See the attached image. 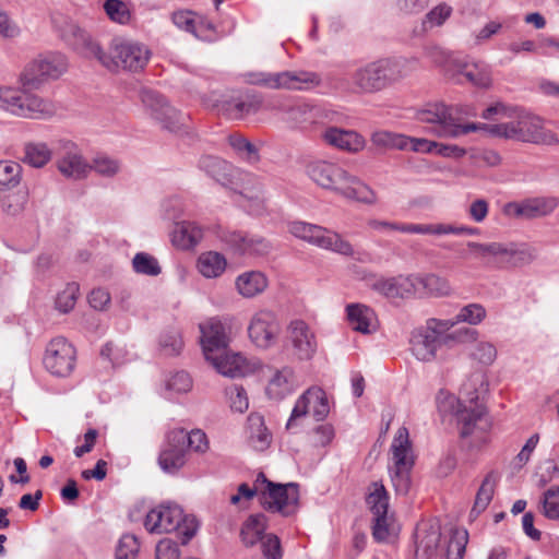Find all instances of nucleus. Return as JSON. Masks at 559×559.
Instances as JSON below:
<instances>
[{
  "label": "nucleus",
  "instance_id": "58",
  "mask_svg": "<svg viewBox=\"0 0 559 559\" xmlns=\"http://www.w3.org/2000/svg\"><path fill=\"white\" fill-rule=\"evenodd\" d=\"M486 318V309L480 304H468L460 309L453 318L457 323L479 324Z\"/></svg>",
  "mask_w": 559,
  "mask_h": 559
},
{
  "label": "nucleus",
  "instance_id": "34",
  "mask_svg": "<svg viewBox=\"0 0 559 559\" xmlns=\"http://www.w3.org/2000/svg\"><path fill=\"white\" fill-rule=\"evenodd\" d=\"M441 323H448L444 331L440 333L441 344L444 347L452 348L459 344L475 342L478 337V331L474 328H459L452 331L457 324L453 319H441Z\"/></svg>",
  "mask_w": 559,
  "mask_h": 559
},
{
  "label": "nucleus",
  "instance_id": "61",
  "mask_svg": "<svg viewBox=\"0 0 559 559\" xmlns=\"http://www.w3.org/2000/svg\"><path fill=\"white\" fill-rule=\"evenodd\" d=\"M140 549V543L135 535L124 534L119 539L116 549V559H135Z\"/></svg>",
  "mask_w": 559,
  "mask_h": 559
},
{
  "label": "nucleus",
  "instance_id": "23",
  "mask_svg": "<svg viewBox=\"0 0 559 559\" xmlns=\"http://www.w3.org/2000/svg\"><path fill=\"white\" fill-rule=\"evenodd\" d=\"M185 429L177 428L166 435L164 448L158 455L160 468L174 474L186 464Z\"/></svg>",
  "mask_w": 559,
  "mask_h": 559
},
{
  "label": "nucleus",
  "instance_id": "60",
  "mask_svg": "<svg viewBox=\"0 0 559 559\" xmlns=\"http://www.w3.org/2000/svg\"><path fill=\"white\" fill-rule=\"evenodd\" d=\"M79 289V284L76 283L67 284L64 289L60 292L56 298V308L62 313L71 311L75 306Z\"/></svg>",
  "mask_w": 559,
  "mask_h": 559
},
{
  "label": "nucleus",
  "instance_id": "44",
  "mask_svg": "<svg viewBox=\"0 0 559 559\" xmlns=\"http://www.w3.org/2000/svg\"><path fill=\"white\" fill-rule=\"evenodd\" d=\"M441 533L439 530L428 531L416 545L415 556L417 559H438V548Z\"/></svg>",
  "mask_w": 559,
  "mask_h": 559
},
{
  "label": "nucleus",
  "instance_id": "20",
  "mask_svg": "<svg viewBox=\"0 0 559 559\" xmlns=\"http://www.w3.org/2000/svg\"><path fill=\"white\" fill-rule=\"evenodd\" d=\"M330 413L329 401L325 392L321 388H310L297 400L290 417L286 424V429L290 430L297 419L311 414L317 421L324 420Z\"/></svg>",
  "mask_w": 559,
  "mask_h": 559
},
{
  "label": "nucleus",
  "instance_id": "8",
  "mask_svg": "<svg viewBox=\"0 0 559 559\" xmlns=\"http://www.w3.org/2000/svg\"><path fill=\"white\" fill-rule=\"evenodd\" d=\"M34 88L0 86V108L23 118H46L55 114V106L32 94Z\"/></svg>",
  "mask_w": 559,
  "mask_h": 559
},
{
  "label": "nucleus",
  "instance_id": "1",
  "mask_svg": "<svg viewBox=\"0 0 559 559\" xmlns=\"http://www.w3.org/2000/svg\"><path fill=\"white\" fill-rule=\"evenodd\" d=\"M485 379L481 373H473L462 385L461 399L440 391L437 403L440 412L455 415L462 438L474 436L475 440L484 441L485 435L491 427L487 409L480 400L484 392Z\"/></svg>",
  "mask_w": 559,
  "mask_h": 559
},
{
  "label": "nucleus",
  "instance_id": "31",
  "mask_svg": "<svg viewBox=\"0 0 559 559\" xmlns=\"http://www.w3.org/2000/svg\"><path fill=\"white\" fill-rule=\"evenodd\" d=\"M347 319L353 330L370 334L377 330L376 313L369 307L361 304H350L346 307Z\"/></svg>",
  "mask_w": 559,
  "mask_h": 559
},
{
  "label": "nucleus",
  "instance_id": "32",
  "mask_svg": "<svg viewBox=\"0 0 559 559\" xmlns=\"http://www.w3.org/2000/svg\"><path fill=\"white\" fill-rule=\"evenodd\" d=\"M199 168L209 177L224 187L231 183L234 167L228 162L213 155H205L199 159Z\"/></svg>",
  "mask_w": 559,
  "mask_h": 559
},
{
  "label": "nucleus",
  "instance_id": "14",
  "mask_svg": "<svg viewBox=\"0 0 559 559\" xmlns=\"http://www.w3.org/2000/svg\"><path fill=\"white\" fill-rule=\"evenodd\" d=\"M67 70L66 57L49 52L29 62L21 73L20 82L25 88H39L48 79H57Z\"/></svg>",
  "mask_w": 559,
  "mask_h": 559
},
{
  "label": "nucleus",
  "instance_id": "17",
  "mask_svg": "<svg viewBox=\"0 0 559 559\" xmlns=\"http://www.w3.org/2000/svg\"><path fill=\"white\" fill-rule=\"evenodd\" d=\"M558 206L559 199L557 197L539 195L508 202L503 206V214L513 218L532 221L551 215Z\"/></svg>",
  "mask_w": 559,
  "mask_h": 559
},
{
  "label": "nucleus",
  "instance_id": "30",
  "mask_svg": "<svg viewBox=\"0 0 559 559\" xmlns=\"http://www.w3.org/2000/svg\"><path fill=\"white\" fill-rule=\"evenodd\" d=\"M414 277L415 275L378 278L372 287L388 298H406L415 295Z\"/></svg>",
  "mask_w": 559,
  "mask_h": 559
},
{
  "label": "nucleus",
  "instance_id": "4",
  "mask_svg": "<svg viewBox=\"0 0 559 559\" xmlns=\"http://www.w3.org/2000/svg\"><path fill=\"white\" fill-rule=\"evenodd\" d=\"M466 247L469 257L495 269L522 267L531 264L538 255V250L527 242L467 241Z\"/></svg>",
  "mask_w": 559,
  "mask_h": 559
},
{
  "label": "nucleus",
  "instance_id": "53",
  "mask_svg": "<svg viewBox=\"0 0 559 559\" xmlns=\"http://www.w3.org/2000/svg\"><path fill=\"white\" fill-rule=\"evenodd\" d=\"M479 229L477 227H469V226H454L451 224H426V235H435V236H442V235H468L474 236L478 235Z\"/></svg>",
  "mask_w": 559,
  "mask_h": 559
},
{
  "label": "nucleus",
  "instance_id": "22",
  "mask_svg": "<svg viewBox=\"0 0 559 559\" xmlns=\"http://www.w3.org/2000/svg\"><path fill=\"white\" fill-rule=\"evenodd\" d=\"M140 98L143 106L150 111V115L157 120L163 128L173 132L179 129L180 112L171 107L164 96L155 91L143 88L140 92Z\"/></svg>",
  "mask_w": 559,
  "mask_h": 559
},
{
  "label": "nucleus",
  "instance_id": "64",
  "mask_svg": "<svg viewBox=\"0 0 559 559\" xmlns=\"http://www.w3.org/2000/svg\"><path fill=\"white\" fill-rule=\"evenodd\" d=\"M469 157L477 166L497 167L502 162L501 155L497 151L489 148L473 150L469 153Z\"/></svg>",
  "mask_w": 559,
  "mask_h": 559
},
{
  "label": "nucleus",
  "instance_id": "55",
  "mask_svg": "<svg viewBox=\"0 0 559 559\" xmlns=\"http://www.w3.org/2000/svg\"><path fill=\"white\" fill-rule=\"evenodd\" d=\"M368 226L372 229H391L405 234L426 235V224H399L385 221L370 219Z\"/></svg>",
  "mask_w": 559,
  "mask_h": 559
},
{
  "label": "nucleus",
  "instance_id": "6",
  "mask_svg": "<svg viewBox=\"0 0 559 559\" xmlns=\"http://www.w3.org/2000/svg\"><path fill=\"white\" fill-rule=\"evenodd\" d=\"M151 56L152 52L146 45L132 39L115 37L111 39L107 52L100 48L97 60L111 72L119 70L139 72L147 66Z\"/></svg>",
  "mask_w": 559,
  "mask_h": 559
},
{
  "label": "nucleus",
  "instance_id": "43",
  "mask_svg": "<svg viewBox=\"0 0 559 559\" xmlns=\"http://www.w3.org/2000/svg\"><path fill=\"white\" fill-rule=\"evenodd\" d=\"M271 435L260 416L249 417V443L257 451H264L271 443Z\"/></svg>",
  "mask_w": 559,
  "mask_h": 559
},
{
  "label": "nucleus",
  "instance_id": "41",
  "mask_svg": "<svg viewBox=\"0 0 559 559\" xmlns=\"http://www.w3.org/2000/svg\"><path fill=\"white\" fill-rule=\"evenodd\" d=\"M366 503L372 512L373 518L388 515L389 495L381 483L373 481L371 484Z\"/></svg>",
  "mask_w": 559,
  "mask_h": 559
},
{
  "label": "nucleus",
  "instance_id": "38",
  "mask_svg": "<svg viewBox=\"0 0 559 559\" xmlns=\"http://www.w3.org/2000/svg\"><path fill=\"white\" fill-rule=\"evenodd\" d=\"M267 526V518L263 513L252 514L243 523L240 536L246 546H253L264 539L263 534Z\"/></svg>",
  "mask_w": 559,
  "mask_h": 559
},
{
  "label": "nucleus",
  "instance_id": "57",
  "mask_svg": "<svg viewBox=\"0 0 559 559\" xmlns=\"http://www.w3.org/2000/svg\"><path fill=\"white\" fill-rule=\"evenodd\" d=\"M91 170H94L103 177H114L120 171V163L118 159L107 155H97L90 164Z\"/></svg>",
  "mask_w": 559,
  "mask_h": 559
},
{
  "label": "nucleus",
  "instance_id": "29",
  "mask_svg": "<svg viewBox=\"0 0 559 559\" xmlns=\"http://www.w3.org/2000/svg\"><path fill=\"white\" fill-rule=\"evenodd\" d=\"M218 373L229 378L245 377L251 371L246 358L237 353L225 352L214 354V358H206Z\"/></svg>",
  "mask_w": 559,
  "mask_h": 559
},
{
  "label": "nucleus",
  "instance_id": "7",
  "mask_svg": "<svg viewBox=\"0 0 559 559\" xmlns=\"http://www.w3.org/2000/svg\"><path fill=\"white\" fill-rule=\"evenodd\" d=\"M415 119L426 124L427 133L438 138L455 139L478 131V123H460L452 108L442 103L427 104L417 109Z\"/></svg>",
  "mask_w": 559,
  "mask_h": 559
},
{
  "label": "nucleus",
  "instance_id": "39",
  "mask_svg": "<svg viewBox=\"0 0 559 559\" xmlns=\"http://www.w3.org/2000/svg\"><path fill=\"white\" fill-rule=\"evenodd\" d=\"M227 266L225 257L215 251L202 253L198 259L199 272L207 278H215L221 276Z\"/></svg>",
  "mask_w": 559,
  "mask_h": 559
},
{
  "label": "nucleus",
  "instance_id": "49",
  "mask_svg": "<svg viewBox=\"0 0 559 559\" xmlns=\"http://www.w3.org/2000/svg\"><path fill=\"white\" fill-rule=\"evenodd\" d=\"M228 143L240 158L251 164L259 162L258 148L248 139L240 134H230Z\"/></svg>",
  "mask_w": 559,
  "mask_h": 559
},
{
  "label": "nucleus",
  "instance_id": "40",
  "mask_svg": "<svg viewBox=\"0 0 559 559\" xmlns=\"http://www.w3.org/2000/svg\"><path fill=\"white\" fill-rule=\"evenodd\" d=\"M498 474L496 472H489L486 477L484 478L475 498L474 506L471 511V515L477 516L483 511L486 510V508L489 506L493 492L495 487L498 481Z\"/></svg>",
  "mask_w": 559,
  "mask_h": 559
},
{
  "label": "nucleus",
  "instance_id": "50",
  "mask_svg": "<svg viewBox=\"0 0 559 559\" xmlns=\"http://www.w3.org/2000/svg\"><path fill=\"white\" fill-rule=\"evenodd\" d=\"M406 135L385 130L376 131L371 135L373 145L386 150H405Z\"/></svg>",
  "mask_w": 559,
  "mask_h": 559
},
{
  "label": "nucleus",
  "instance_id": "45",
  "mask_svg": "<svg viewBox=\"0 0 559 559\" xmlns=\"http://www.w3.org/2000/svg\"><path fill=\"white\" fill-rule=\"evenodd\" d=\"M52 151L46 143H27L24 147L23 162L35 168L44 167L51 159Z\"/></svg>",
  "mask_w": 559,
  "mask_h": 559
},
{
  "label": "nucleus",
  "instance_id": "46",
  "mask_svg": "<svg viewBox=\"0 0 559 559\" xmlns=\"http://www.w3.org/2000/svg\"><path fill=\"white\" fill-rule=\"evenodd\" d=\"M22 166L14 160H0V191L17 187L22 180Z\"/></svg>",
  "mask_w": 559,
  "mask_h": 559
},
{
  "label": "nucleus",
  "instance_id": "52",
  "mask_svg": "<svg viewBox=\"0 0 559 559\" xmlns=\"http://www.w3.org/2000/svg\"><path fill=\"white\" fill-rule=\"evenodd\" d=\"M132 266L135 273L147 276H157L162 272L157 259L146 252L136 253L132 259Z\"/></svg>",
  "mask_w": 559,
  "mask_h": 559
},
{
  "label": "nucleus",
  "instance_id": "56",
  "mask_svg": "<svg viewBox=\"0 0 559 559\" xmlns=\"http://www.w3.org/2000/svg\"><path fill=\"white\" fill-rule=\"evenodd\" d=\"M160 350L166 356H175L180 354L183 342L181 334L178 330L171 329L160 335L159 338Z\"/></svg>",
  "mask_w": 559,
  "mask_h": 559
},
{
  "label": "nucleus",
  "instance_id": "35",
  "mask_svg": "<svg viewBox=\"0 0 559 559\" xmlns=\"http://www.w3.org/2000/svg\"><path fill=\"white\" fill-rule=\"evenodd\" d=\"M414 281L415 295L440 297L451 293V286L448 280L436 274L415 275Z\"/></svg>",
  "mask_w": 559,
  "mask_h": 559
},
{
  "label": "nucleus",
  "instance_id": "42",
  "mask_svg": "<svg viewBox=\"0 0 559 559\" xmlns=\"http://www.w3.org/2000/svg\"><path fill=\"white\" fill-rule=\"evenodd\" d=\"M293 389V371L288 368H284L273 376L270 380L266 393L271 399L282 400Z\"/></svg>",
  "mask_w": 559,
  "mask_h": 559
},
{
  "label": "nucleus",
  "instance_id": "16",
  "mask_svg": "<svg viewBox=\"0 0 559 559\" xmlns=\"http://www.w3.org/2000/svg\"><path fill=\"white\" fill-rule=\"evenodd\" d=\"M51 21L53 27L69 46L85 57H94L97 59L102 47L92 39L91 35L85 29L60 13L53 14Z\"/></svg>",
  "mask_w": 559,
  "mask_h": 559
},
{
  "label": "nucleus",
  "instance_id": "19",
  "mask_svg": "<svg viewBox=\"0 0 559 559\" xmlns=\"http://www.w3.org/2000/svg\"><path fill=\"white\" fill-rule=\"evenodd\" d=\"M76 352L64 337L49 342L44 356L45 368L56 377H68L74 369Z\"/></svg>",
  "mask_w": 559,
  "mask_h": 559
},
{
  "label": "nucleus",
  "instance_id": "48",
  "mask_svg": "<svg viewBox=\"0 0 559 559\" xmlns=\"http://www.w3.org/2000/svg\"><path fill=\"white\" fill-rule=\"evenodd\" d=\"M425 56L436 66L443 68L445 72H453L460 60L454 53L436 45L427 46Z\"/></svg>",
  "mask_w": 559,
  "mask_h": 559
},
{
  "label": "nucleus",
  "instance_id": "63",
  "mask_svg": "<svg viewBox=\"0 0 559 559\" xmlns=\"http://www.w3.org/2000/svg\"><path fill=\"white\" fill-rule=\"evenodd\" d=\"M471 357L484 366H490L497 358V349L489 342H478L471 352Z\"/></svg>",
  "mask_w": 559,
  "mask_h": 559
},
{
  "label": "nucleus",
  "instance_id": "13",
  "mask_svg": "<svg viewBox=\"0 0 559 559\" xmlns=\"http://www.w3.org/2000/svg\"><path fill=\"white\" fill-rule=\"evenodd\" d=\"M328 180L325 189L347 200L368 205L377 202V193L367 183L335 163H331Z\"/></svg>",
  "mask_w": 559,
  "mask_h": 559
},
{
  "label": "nucleus",
  "instance_id": "11",
  "mask_svg": "<svg viewBox=\"0 0 559 559\" xmlns=\"http://www.w3.org/2000/svg\"><path fill=\"white\" fill-rule=\"evenodd\" d=\"M289 233L320 249L329 250L344 257H354L353 245L344 239L338 233L323 226L306 222H293L288 226Z\"/></svg>",
  "mask_w": 559,
  "mask_h": 559
},
{
  "label": "nucleus",
  "instance_id": "10",
  "mask_svg": "<svg viewBox=\"0 0 559 559\" xmlns=\"http://www.w3.org/2000/svg\"><path fill=\"white\" fill-rule=\"evenodd\" d=\"M390 451L393 464L390 467L391 480L399 495H406L411 487V472L415 464L412 442L406 427L397 429Z\"/></svg>",
  "mask_w": 559,
  "mask_h": 559
},
{
  "label": "nucleus",
  "instance_id": "2",
  "mask_svg": "<svg viewBox=\"0 0 559 559\" xmlns=\"http://www.w3.org/2000/svg\"><path fill=\"white\" fill-rule=\"evenodd\" d=\"M415 63L401 58L379 59L357 68L348 81H340L336 87L355 94L376 93L406 76Z\"/></svg>",
  "mask_w": 559,
  "mask_h": 559
},
{
  "label": "nucleus",
  "instance_id": "54",
  "mask_svg": "<svg viewBox=\"0 0 559 559\" xmlns=\"http://www.w3.org/2000/svg\"><path fill=\"white\" fill-rule=\"evenodd\" d=\"M104 10L110 21L126 25L131 20V12L122 0H106Z\"/></svg>",
  "mask_w": 559,
  "mask_h": 559
},
{
  "label": "nucleus",
  "instance_id": "3",
  "mask_svg": "<svg viewBox=\"0 0 559 559\" xmlns=\"http://www.w3.org/2000/svg\"><path fill=\"white\" fill-rule=\"evenodd\" d=\"M491 136L537 145H556L557 135L546 129L540 117L521 107L514 118L501 123H478Z\"/></svg>",
  "mask_w": 559,
  "mask_h": 559
},
{
  "label": "nucleus",
  "instance_id": "21",
  "mask_svg": "<svg viewBox=\"0 0 559 559\" xmlns=\"http://www.w3.org/2000/svg\"><path fill=\"white\" fill-rule=\"evenodd\" d=\"M58 170L67 178L79 180L87 177L90 163L85 160L78 145L69 140H59L56 146Z\"/></svg>",
  "mask_w": 559,
  "mask_h": 559
},
{
  "label": "nucleus",
  "instance_id": "37",
  "mask_svg": "<svg viewBox=\"0 0 559 559\" xmlns=\"http://www.w3.org/2000/svg\"><path fill=\"white\" fill-rule=\"evenodd\" d=\"M267 278L260 271H248L236 278V288L245 298H252L265 290Z\"/></svg>",
  "mask_w": 559,
  "mask_h": 559
},
{
  "label": "nucleus",
  "instance_id": "15",
  "mask_svg": "<svg viewBox=\"0 0 559 559\" xmlns=\"http://www.w3.org/2000/svg\"><path fill=\"white\" fill-rule=\"evenodd\" d=\"M448 323H441V319L430 318L425 326L415 329L409 338L413 355L421 361H431L436 358L441 344V332Z\"/></svg>",
  "mask_w": 559,
  "mask_h": 559
},
{
  "label": "nucleus",
  "instance_id": "51",
  "mask_svg": "<svg viewBox=\"0 0 559 559\" xmlns=\"http://www.w3.org/2000/svg\"><path fill=\"white\" fill-rule=\"evenodd\" d=\"M540 511L545 518L559 521V487L552 486L544 491L540 499Z\"/></svg>",
  "mask_w": 559,
  "mask_h": 559
},
{
  "label": "nucleus",
  "instance_id": "24",
  "mask_svg": "<svg viewBox=\"0 0 559 559\" xmlns=\"http://www.w3.org/2000/svg\"><path fill=\"white\" fill-rule=\"evenodd\" d=\"M287 340L293 355L299 360H310L317 353L318 341L314 332L302 320H294L287 326Z\"/></svg>",
  "mask_w": 559,
  "mask_h": 559
},
{
  "label": "nucleus",
  "instance_id": "33",
  "mask_svg": "<svg viewBox=\"0 0 559 559\" xmlns=\"http://www.w3.org/2000/svg\"><path fill=\"white\" fill-rule=\"evenodd\" d=\"M462 74L466 80L478 87H488L491 84L489 68L481 61H465L460 59L453 70V74Z\"/></svg>",
  "mask_w": 559,
  "mask_h": 559
},
{
  "label": "nucleus",
  "instance_id": "62",
  "mask_svg": "<svg viewBox=\"0 0 559 559\" xmlns=\"http://www.w3.org/2000/svg\"><path fill=\"white\" fill-rule=\"evenodd\" d=\"M330 166L331 162L316 160L307 165L306 171L314 183L325 189V186L330 183L328 180Z\"/></svg>",
  "mask_w": 559,
  "mask_h": 559
},
{
  "label": "nucleus",
  "instance_id": "5",
  "mask_svg": "<svg viewBox=\"0 0 559 559\" xmlns=\"http://www.w3.org/2000/svg\"><path fill=\"white\" fill-rule=\"evenodd\" d=\"M144 527L152 534H168L177 532L181 545H187L197 534L199 524L193 515L183 514V510L176 503H162L145 516Z\"/></svg>",
  "mask_w": 559,
  "mask_h": 559
},
{
  "label": "nucleus",
  "instance_id": "26",
  "mask_svg": "<svg viewBox=\"0 0 559 559\" xmlns=\"http://www.w3.org/2000/svg\"><path fill=\"white\" fill-rule=\"evenodd\" d=\"M222 239L230 249L239 254L264 255L272 249L271 243L265 238L257 235L228 231Z\"/></svg>",
  "mask_w": 559,
  "mask_h": 559
},
{
  "label": "nucleus",
  "instance_id": "27",
  "mask_svg": "<svg viewBox=\"0 0 559 559\" xmlns=\"http://www.w3.org/2000/svg\"><path fill=\"white\" fill-rule=\"evenodd\" d=\"M321 136L328 145L347 153H358L366 145V140L358 132L337 127H328Z\"/></svg>",
  "mask_w": 559,
  "mask_h": 559
},
{
  "label": "nucleus",
  "instance_id": "36",
  "mask_svg": "<svg viewBox=\"0 0 559 559\" xmlns=\"http://www.w3.org/2000/svg\"><path fill=\"white\" fill-rule=\"evenodd\" d=\"M203 229L193 222L177 223L171 234L173 243L181 249H189L201 241Z\"/></svg>",
  "mask_w": 559,
  "mask_h": 559
},
{
  "label": "nucleus",
  "instance_id": "59",
  "mask_svg": "<svg viewBox=\"0 0 559 559\" xmlns=\"http://www.w3.org/2000/svg\"><path fill=\"white\" fill-rule=\"evenodd\" d=\"M452 8L447 3H440L431 9L423 21V27L425 31L441 26L451 16Z\"/></svg>",
  "mask_w": 559,
  "mask_h": 559
},
{
  "label": "nucleus",
  "instance_id": "28",
  "mask_svg": "<svg viewBox=\"0 0 559 559\" xmlns=\"http://www.w3.org/2000/svg\"><path fill=\"white\" fill-rule=\"evenodd\" d=\"M261 106L262 98L257 94L230 97L218 105L219 110L231 120H242L249 115H254Z\"/></svg>",
  "mask_w": 559,
  "mask_h": 559
},
{
  "label": "nucleus",
  "instance_id": "9",
  "mask_svg": "<svg viewBox=\"0 0 559 559\" xmlns=\"http://www.w3.org/2000/svg\"><path fill=\"white\" fill-rule=\"evenodd\" d=\"M263 485L259 496L260 503L264 510L280 513L283 516H290L298 510L299 486L296 483L276 484L269 480L263 473L255 479V487Z\"/></svg>",
  "mask_w": 559,
  "mask_h": 559
},
{
  "label": "nucleus",
  "instance_id": "18",
  "mask_svg": "<svg viewBox=\"0 0 559 559\" xmlns=\"http://www.w3.org/2000/svg\"><path fill=\"white\" fill-rule=\"evenodd\" d=\"M282 324L275 312L266 309L257 311L250 319L248 335L259 348H270L277 342Z\"/></svg>",
  "mask_w": 559,
  "mask_h": 559
},
{
  "label": "nucleus",
  "instance_id": "25",
  "mask_svg": "<svg viewBox=\"0 0 559 559\" xmlns=\"http://www.w3.org/2000/svg\"><path fill=\"white\" fill-rule=\"evenodd\" d=\"M201 345L206 358H214V354L225 352L229 344L228 328L217 318H211L199 325Z\"/></svg>",
  "mask_w": 559,
  "mask_h": 559
},
{
  "label": "nucleus",
  "instance_id": "12",
  "mask_svg": "<svg viewBox=\"0 0 559 559\" xmlns=\"http://www.w3.org/2000/svg\"><path fill=\"white\" fill-rule=\"evenodd\" d=\"M243 82L250 85H257L270 90H306L310 86H317L320 83L319 75L307 71H249L242 75Z\"/></svg>",
  "mask_w": 559,
  "mask_h": 559
},
{
  "label": "nucleus",
  "instance_id": "47",
  "mask_svg": "<svg viewBox=\"0 0 559 559\" xmlns=\"http://www.w3.org/2000/svg\"><path fill=\"white\" fill-rule=\"evenodd\" d=\"M284 120L293 127H304L312 121L313 108L305 103H296L287 108H283Z\"/></svg>",
  "mask_w": 559,
  "mask_h": 559
}]
</instances>
